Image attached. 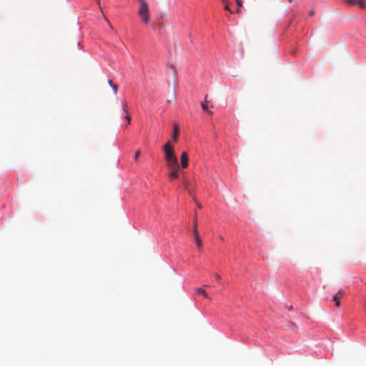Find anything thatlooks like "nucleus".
Wrapping results in <instances>:
<instances>
[{"instance_id":"1","label":"nucleus","mask_w":366,"mask_h":366,"mask_svg":"<svg viewBox=\"0 0 366 366\" xmlns=\"http://www.w3.org/2000/svg\"><path fill=\"white\" fill-rule=\"evenodd\" d=\"M163 149L167 166L179 164L177 158L174 154V148L169 142L164 144Z\"/></svg>"},{"instance_id":"2","label":"nucleus","mask_w":366,"mask_h":366,"mask_svg":"<svg viewBox=\"0 0 366 366\" xmlns=\"http://www.w3.org/2000/svg\"><path fill=\"white\" fill-rule=\"evenodd\" d=\"M138 15L145 24H148L149 19V6L145 1H142Z\"/></svg>"},{"instance_id":"3","label":"nucleus","mask_w":366,"mask_h":366,"mask_svg":"<svg viewBox=\"0 0 366 366\" xmlns=\"http://www.w3.org/2000/svg\"><path fill=\"white\" fill-rule=\"evenodd\" d=\"M169 172H168V176L169 178L171 180L177 179L179 177V174L180 172V168L179 164H174V165H169Z\"/></svg>"},{"instance_id":"4","label":"nucleus","mask_w":366,"mask_h":366,"mask_svg":"<svg viewBox=\"0 0 366 366\" xmlns=\"http://www.w3.org/2000/svg\"><path fill=\"white\" fill-rule=\"evenodd\" d=\"M347 4L352 6H358L360 8H365L366 4L365 0H344Z\"/></svg>"},{"instance_id":"5","label":"nucleus","mask_w":366,"mask_h":366,"mask_svg":"<svg viewBox=\"0 0 366 366\" xmlns=\"http://www.w3.org/2000/svg\"><path fill=\"white\" fill-rule=\"evenodd\" d=\"M345 295V292L342 290H340L332 297V301L335 302L337 307H340V299Z\"/></svg>"},{"instance_id":"6","label":"nucleus","mask_w":366,"mask_h":366,"mask_svg":"<svg viewBox=\"0 0 366 366\" xmlns=\"http://www.w3.org/2000/svg\"><path fill=\"white\" fill-rule=\"evenodd\" d=\"M188 162H189L188 155L186 152H183L181 154V157H180L181 167L183 169L187 168L188 167Z\"/></svg>"},{"instance_id":"7","label":"nucleus","mask_w":366,"mask_h":366,"mask_svg":"<svg viewBox=\"0 0 366 366\" xmlns=\"http://www.w3.org/2000/svg\"><path fill=\"white\" fill-rule=\"evenodd\" d=\"M122 107L123 111L126 113V115H125L124 118L127 121V124H129L130 122H131V117L128 114V112H127V107H128L127 102L126 101H124L122 103Z\"/></svg>"},{"instance_id":"8","label":"nucleus","mask_w":366,"mask_h":366,"mask_svg":"<svg viewBox=\"0 0 366 366\" xmlns=\"http://www.w3.org/2000/svg\"><path fill=\"white\" fill-rule=\"evenodd\" d=\"M209 102L208 101H207V99H205L204 101L203 102H202L201 107L204 112H207L209 114L212 115V112L208 110V108L209 107ZM210 107H212V105H210Z\"/></svg>"},{"instance_id":"9","label":"nucleus","mask_w":366,"mask_h":366,"mask_svg":"<svg viewBox=\"0 0 366 366\" xmlns=\"http://www.w3.org/2000/svg\"><path fill=\"white\" fill-rule=\"evenodd\" d=\"M179 133V128L178 125L175 124L174 126V129H173V132L172 134V138L174 141H177Z\"/></svg>"},{"instance_id":"10","label":"nucleus","mask_w":366,"mask_h":366,"mask_svg":"<svg viewBox=\"0 0 366 366\" xmlns=\"http://www.w3.org/2000/svg\"><path fill=\"white\" fill-rule=\"evenodd\" d=\"M236 1V4L237 5L238 9L234 11V13L236 14H241V8H243V3L241 0H234Z\"/></svg>"},{"instance_id":"11","label":"nucleus","mask_w":366,"mask_h":366,"mask_svg":"<svg viewBox=\"0 0 366 366\" xmlns=\"http://www.w3.org/2000/svg\"><path fill=\"white\" fill-rule=\"evenodd\" d=\"M194 238L195 239L196 245L198 248H200L202 247V240L199 236V234H196L195 236H194Z\"/></svg>"},{"instance_id":"12","label":"nucleus","mask_w":366,"mask_h":366,"mask_svg":"<svg viewBox=\"0 0 366 366\" xmlns=\"http://www.w3.org/2000/svg\"><path fill=\"white\" fill-rule=\"evenodd\" d=\"M222 2H223V3H224V9H225V10H227V11H229V12H230L231 14H234V11H232V10L230 9V8H229V1H228L227 0H222Z\"/></svg>"},{"instance_id":"13","label":"nucleus","mask_w":366,"mask_h":366,"mask_svg":"<svg viewBox=\"0 0 366 366\" xmlns=\"http://www.w3.org/2000/svg\"><path fill=\"white\" fill-rule=\"evenodd\" d=\"M196 292L199 294L202 295L205 297H208V294L207 293V292L201 287L197 288Z\"/></svg>"},{"instance_id":"14","label":"nucleus","mask_w":366,"mask_h":366,"mask_svg":"<svg viewBox=\"0 0 366 366\" xmlns=\"http://www.w3.org/2000/svg\"><path fill=\"white\" fill-rule=\"evenodd\" d=\"M196 234H198L197 219H194V224H193V234H194V236H195Z\"/></svg>"},{"instance_id":"15","label":"nucleus","mask_w":366,"mask_h":366,"mask_svg":"<svg viewBox=\"0 0 366 366\" xmlns=\"http://www.w3.org/2000/svg\"><path fill=\"white\" fill-rule=\"evenodd\" d=\"M112 88L113 89L114 94H117L118 91V85L117 84H114L112 86Z\"/></svg>"},{"instance_id":"16","label":"nucleus","mask_w":366,"mask_h":366,"mask_svg":"<svg viewBox=\"0 0 366 366\" xmlns=\"http://www.w3.org/2000/svg\"><path fill=\"white\" fill-rule=\"evenodd\" d=\"M213 276H214V278L215 279V280H217L218 282L220 280L221 277H220V275L219 274L215 273V274H213Z\"/></svg>"},{"instance_id":"17","label":"nucleus","mask_w":366,"mask_h":366,"mask_svg":"<svg viewBox=\"0 0 366 366\" xmlns=\"http://www.w3.org/2000/svg\"><path fill=\"white\" fill-rule=\"evenodd\" d=\"M140 155V150H137L134 154V159L137 161L138 157Z\"/></svg>"},{"instance_id":"18","label":"nucleus","mask_w":366,"mask_h":366,"mask_svg":"<svg viewBox=\"0 0 366 366\" xmlns=\"http://www.w3.org/2000/svg\"><path fill=\"white\" fill-rule=\"evenodd\" d=\"M314 14H315V10L314 9H311L309 11V16H312Z\"/></svg>"},{"instance_id":"19","label":"nucleus","mask_w":366,"mask_h":366,"mask_svg":"<svg viewBox=\"0 0 366 366\" xmlns=\"http://www.w3.org/2000/svg\"><path fill=\"white\" fill-rule=\"evenodd\" d=\"M108 84L112 86L114 83L112 82V81L111 79H108Z\"/></svg>"},{"instance_id":"20","label":"nucleus","mask_w":366,"mask_h":366,"mask_svg":"<svg viewBox=\"0 0 366 366\" xmlns=\"http://www.w3.org/2000/svg\"><path fill=\"white\" fill-rule=\"evenodd\" d=\"M197 207H198L199 209H200V208H202V205H201L199 202H197Z\"/></svg>"},{"instance_id":"21","label":"nucleus","mask_w":366,"mask_h":366,"mask_svg":"<svg viewBox=\"0 0 366 366\" xmlns=\"http://www.w3.org/2000/svg\"><path fill=\"white\" fill-rule=\"evenodd\" d=\"M96 1L97 2V4H98L99 5H100V0H96Z\"/></svg>"},{"instance_id":"22","label":"nucleus","mask_w":366,"mask_h":366,"mask_svg":"<svg viewBox=\"0 0 366 366\" xmlns=\"http://www.w3.org/2000/svg\"><path fill=\"white\" fill-rule=\"evenodd\" d=\"M219 238H220V239H221L222 241H224V238H223V237H222V236H220V237H219Z\"/></svg>"}]
</instances>
